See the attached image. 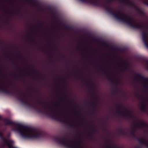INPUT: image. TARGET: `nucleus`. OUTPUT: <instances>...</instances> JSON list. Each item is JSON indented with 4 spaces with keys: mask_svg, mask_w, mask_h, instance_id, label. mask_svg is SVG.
Returning a JSON list of instances; mask_svg holds the SVG:
<instances>
[{
    "mask_svg": "<svg viewBox=\"0 0 148 148\" xmlns=\"http://www.w3.org/2000/svg\"><path fill=\"white\" fill-rule=\"evenodd\" d=\"M83 2L89 3L95 6L102 7L104 8L110 15L121 21L125 23L134 29H138L143 31L142 40L146 47L148 49V25H147L144 24H138L134 21L132 17L127 14L122 13L121 11H116V13H114L110 8L109 3L114 0H108L107 3H101L99 0H79ZM119 1L120 0H118ZM122 1L121 2L126 5H134L133 1L130 0Z\"/></svg>",
    "mask_w": 148,
    "mask_h": 148,
    "instance_id": "1",
    "label": "nucleus"
},
{
    "mask_svg": "<svg viewBox=\"0 0 148 148\" xmlns=\"http://www.w3.org/2000/svg\"><path fill=\"white\" fill-rule=\"evenodd\" d=\"M0 91L4 93L15 96L18 100L21 103L27 107L35 110L37 112L47 115L52 118V108L48 103H45L41 101L38 100L37 103L39 105L44 108L47 111H44L38 108L32 103H30L24 98L26 97L25 94L21 92L18 89H15L13 91L9 90L8 88L3 87L0 86Z\"/></svg>",
    "mask_w": 148,
    "mask_h": 148,
    "instance_id": "2",
    "label": "nucleus"
},
{
    "mask_svg": "<svg viewBox=\"0 0 148 148\" xmlns=\"http://www.w3.org/2000/svg\"><path fill=\"white\" fill-rule=\"evenodd\" d=\"M4 121L6 125H12L16 126L17 131L24 138H35L45 136V133L42 131H37L29 127L16 123L7 119H4Z\"/></svg>",
    "mask_w": 148,
    "mask_h": 148,
    "instance_id": "3",
    "label": "nucleus"
},
{
    "mask_svg": "<svg viewBox=\"0 0 148 148\" xmlns=\"http://www.w3.org/2000/svg\"><path fill=\"white\" fill-rule=\"evenodd\" d=\"M54 140L58 144L63 145L66 148H82L80 147L78 143L77 145L75 146L73 143L72 145L69 143L71 141L68 140L66 137L60 138L56 136L54 138Z\"/></svg>",
    "mask_w": 148,
    "mask_h": 148,
    "instance_id": "4",
    "label": "nucleus"
},
{
    "mask_svg": "<svg viewBox=\"0 0 148 148\" xmlns=\"http://www.w3.org/2000/svg\"><path fill=\"white\" fill-rule=\"evenodd\" d=\"M123 108L122 106L120 104H117L116 107V112L121 116L125 118L130 119H134L135 118L134 116L130 111L126 109V112L125 113L121 111L120 109Z\"/></svg>",
    "mask_w": 148,
    "mask_h": 148,
    "instance_id": "5",
    "label": "nucleus"
},
{
    "mask_svg": "<svg viewBox=\"0 0 148 148\" xmlns=\"http://www.w3.org/2000/svg\"><path fill=\"white\" fill-rule=\"evenodd\" d=\"M0 138L2 139L4 143L6 144L9 148H17L13 146L14 142L11 140H7L3 136V134L0 132Z\"/></svg>",
    "mask_w": 148,
    "mask_h": 148,
    "instance_id": "6",
    "label": "nucleus"
},
{
    "mask_svg": "<svg viewBox=\"0 0 148 148\" xmlns=\"http://www.w3.org/2000/svg\"><path fill=\"white\" fill-rule=\"evenodd\" d=\"M136 96L138 98L141 99L143 100V104L140 107V109L143 112H145L146 110V102L144 100L145 98L141 96L138 94H136Z\"/></svg>",
    "mask_w": 148,
    "mask_h": 148,
    "instance_id": "7",
    "label": "nucleus"
},
{
    "mask_svg": "<svg viewBox=\"0 0 148 148\" xmlns=\"http://www.w3.org/2000/svg\"><path fill=\"white\" fill-rule=\"evenodd\" d=\"M107 78L108 79L111 81L112 83H113L114 85L115 86V90L113 91V93H117L119 91V88L118 87V82L117 81L115 82L114 81L112 78L110 77L109 75L107 76Z\"/></svg>",
    "mask_w": 148,
    "mask_h": 148,
    "instance_id": "8",
    "label": "nucleus"
},
{
    "mask_svg": "<svg viewBox=\"0 0 148 148\" xmlns=\"http://www.w3.org/2000/svg\"><path fill=\"white\" fill-rule=\"evenodd\" d=\"M94 127V125L93 124H92L90 125V127L92 128V131L89 132L88 135V136L89 138L92 139L94 138V134L97 131L96 130L93 128Z\"/></svg>",
    "mask_w": 148,
    "mask_h": 148,
    "instance_id": "9",
    "label": "nucleus"
},
{
    "mask_svg": "<svg viewBox=\"0 0 148 148\" xmlns=\"http://www.w3.org/2000/svg\"><path fill=\"white\" fill-rule=\"evenodd\" d=\"M135 75V78L136 79H137L136 77H138L140 79L148 82V77H144L141 74L138 73H136Z\"/></svg>",
    "mask_w": 148,
    "mask_h": 148,
    "instance_id": "10",
    "label": "nucleus"
},
{
    "mask_svg": "<svg viewBox=\"0 0 148 148\" xmlns=\"http://www.w3.org/2000/svg\"><path fill=\"white\" fill-rule=\"evenodd\" d=\"M88 105H90L93 106V108L94 110L92 111V114H94L95 113V110L96 108V103L95 101L92 102H89L87 103Z\"/></svg>",
    "mask_w": 148,
    "mask_h": 148,
    "instance_id": "11",
    "label": "nucleus"
},
{
    "mask_svg": "<svg viewBox=\"0 0 148 148\" xmlns=\"http://www.w3.org/2000/svg\"><path fill=\"white\" fill-rule=\"evenodd\" d=\"M81 78L82 79L84 82L86 83V85L88 86L90 89L91 90H92L93 88V86L90 85V81H87L86 79L83 76L81 77Z\"/></svg>",
    "mask_w": 148,
    "mask_h": 148,
    "instance_id": "12",
    "label": "nucleus"
},
{
    "mask_svg": "<svg viewBox=\"0 0 148 148\" xmlns=\"http://www.w3.org/2000/svg\"><path fill=\"white\" fill-rule=\"evenodd\" d=\"M134 6V9L136 10V11H137L141 15H143L145 14V13L140 8L138 7L137 6H135L134 5H133Z\"/></svg>",
    "mask_w": 148,
    "mask_h": 148,
    "instance_id": "13",
    "label": "nucleus"
},
{
    "mask_svg": "<svg viewBox=\"0 0 148 148\" xmlns=\"http://www.w3.org/2000/svg\"><path fill=\"white\" fill-rule=\"evenodd\" d=\"M139 122L140 123V125H138V123L137 122L136 124H135L134 125L135 126H138V127H148V124H147L146 123L142 121H139Z\"/></svg>",
    "mask_w": 148,
    "mask_h": 148,
    "instance_id": "14",
    "label": "nucleus"
},
{
    "mask_svg": "<svg viewBox=\"0 0 148 148\" xmlns=\"http://www.w3.org/2000/svg\"><path fill=\"white\" fill-rule=\"evenodd\" d=\"M123 65V68L124 70H129V68L127 66V62L126 61H124L121 63Z\"/></svg>",
    "mask_w": 148,
    "mask_h": 148,
    "instance_id": "15",
    "label": "nucleus"
},
{
    "mask_svg": "<svg viewBox=\"0 0 148 148\" xmlns=\"http://www.w3.org/2000/svg\"><path fill=\"white\" fill-rule=\"evenodd\" d=\"M50 10L51 11V13L53 15V17L56 19H58L59 21H61V20H60L57 14L51 8H50Z\"/></svg>",
    "mask_w": 148,
    "mask_h": 148,
    "instance_id": "16",
    "label": "nucleus"
},
{
    "mask_svg": "<svg viewBox=\"0 0 148 148\" xmlns=\"http://www.w3.org/2000/svg\"><path fill=\"white\" fill-rule=\"evenodd\" d=\"M139 142L141 144H145L146 143V140H144L143 138H140L137 137H136V138Z\"/></svg>",
    "mask_w": 148,
    "mask_h": 148,
    "instance_id": "17",
    "label": "nucleus"
},
{
    "mask_svg": "<svg viewBox=\"0 0 148 148\" xmlns=\"http://www.w3.org/2000/svg\"><path fill=\"white\" fill-rule=\"evenodd\" d=\"M118 132L119 134L123 135H125L126 134V132L122 129H119L118 130Z\"/></svg>",
    "mask_w": 148,
    "mask_h": 148,
    "instance_id": "18",
    "label": "nucleus"
},
{
    "mask_svg": "<svg viewBox=\"0 0 148 148\" xmlns=\"http://www.w3.org/2000/svg\"><path fill=\"white\" fill-rule=\"evenodd\" d=\"M135 128H134L133 129V130L132 131L130 132L131 134L133 137H135L136 138V137H137L136 136V135L135 134Z\"/></svg>",
    "mask_w": 148,
    "mask_h": 148,
    "instance_id": "19",
    "label": "nucleus"
},
{
    "mask_svg": "<svg viewBox=\"0 0 148 148\" xmlns=\"http://www.w3.org/2000/svg\"><path fill=\"white\" fill-rule=\"evenodd\" d=\"M30 71H33L34 72L37 73L38 74V79H39L40 78V76H39V75L40 73H39V71H38V70H36V69H31L30 70Z\"/></svg>",
    "mask_w": 148,
    "mask_h": 148,
    "instance_id": "20",
    "label": "nucleus"
},
{
    "mask_svg": "<svg viewBox=\"0 0 148 148\" xmlns=\"http://www.w3.org/2000/svg\"><path fill=\"white\" fill-rule=\"evenodd\" d=\"M14 13V14H16L18 15L21 16V14L20 10H16V11H15Z\"/></svg>",
    "mask_w": 148,
    "mask_h": 148,
    "instance_id": "21",
    "label": "nucleus"
},
{
    "mask_svg": "<svg viewBox=\"0 0 148 148\" xmlns=\"http://www.w3.org/2000/svg\"><path fill=\"white\" fill-rule=\"evenodd\" d=\"M145 66L146 69L148 71V60H146L145 62Z\"/></svg>",
    "mask_w": 148,
    "mask_h": 148,
    "instance_id": "22",
    "label": "nucleus"
},
{
    "mask_svg": "<svg viewBox=\"0 0 148 148\" xmlns=\"http://www.w3.org/2000/svg\"><path fill=\"white\" fill-rule=\"evenodd\" d=\"M53 105L54 107L56 109H57L58 108V107L59 106V104L58 103H53Z\"/></svg>",
    "mask_w": 148,
    "mask_h": 148,
    "instance_id": "23",
    "label": "nucleus"
},
{
    "mask_svg": "<svg viewBox=\"0 0 148 148\" xmlns=\"http://www.w3.org/2000/svg\"><path fill=\"white\" fill-rule=\"evenodd\" d=\"M20 77H24V71H21L20 73Z\"/></svg>",
    "mask_w": 148,
    "mask_h": 148,
    "instance_id": "24",
    "label": "nucleus"
},
{
    "mask_svg": "<svg viewBox=\"0 0 148 148\" xmlns=\"http://www.w3.org/2000/svg\"><path fill=\"white\" fill-rule=\"evenodd\" d=\"M100 42L102 43V44L106 45V46H108V44L106 42L104 41H100Z\"/></svg>",
    "mask_w": 148,
    "mask_h": 148,
    "instance_id": "25",
    "label": "nucleus"
},
{
    "mask_svg": "<svg viewBox=\"0 0 148 148\" xmlns=\"http://www.w3.org/2000/svg\"><path fill=\"white\" fill-rule=\"evenodd\" d=\"M101 70L102 71H103V72H104V74L106 73L107 72V71L104 68H101Z\"/></svg>",
    "mask_w": 148,
    "mask_h": 148,
    "instance_id": "26",
    "label": "nucleus"
},
{
    "mask_svg": "<svg viewBox=\"0 0 148 148\" xmlns=\"http://www.w3.org/2000/svg\"><path fill=\"white\" fill-rule=\"evenodd\" d=\"M143 2L144 4L148 6V1H145V0H143Z\"/></svg>",
    "mask_w": 148,
    "mask_h": 148,
    "instance_id": "27",
    "label": "nucleus"
},
{
    "mask_svg": "<svg viewBox=\"0 0 148 148\" xmlns=\"http://www.w3.org/2000/svg\"><path fill=\"white\" fill-rule=\"evenodd\" d=\"M144 87L146 92H147L148 91V87L147 85L146 84H145L144 85Z\"/></svg>",
    "mask_w": 148,
    "mask_h": 148,
    "instance_id": "28",
    "label": "nucleus"
},
{
    "mask_svg": "<svg viewBox=\"0 0 148 148\" xmlns=\"http://www.w3.org/2000/svg\"><path fill=\"white\" fill-rule=\"evenodd\" d=\"M30 42L34 44L35 43L36 40L35 39L32 38Z\"/></svg>",
    "mask_w": 148,
    "mask_h": 148,
    "instance_id": "29",
    "label": "nucleus"
},
{
    "mask_svg": "<svg viewBox=\"0 0 148 148\" xmlns=\"http://www.w3.org/2000/svg\"><path fill=\"white\" fill-rule=\"evenodd\" d=\"M80 51L81 50L82 51L83 53L84 52V51H85V49H82L81 48V47H79L77 48Z\"/></svg>",
    "mask_w": 148,
    "mask_h": 148,
    "instance_id": "30",
    "label": "nucleus"
},
{
    "mask_svg": "<svg viewBox=\"0 0 148 148\" xmlns=\"http://www.w3.org/2000/svg\"><path fill=\"white\" fill-rule=\"evenodd\" d=\"M9 60L10 61H12V64H14V65H16V63H15L14 62V61L11 58H9Z\"/></svg>",
    "mask_w": 148,
    "mask_h": 148,
    "instance_id": "31",
    "label": "nucleus"
},
{
    "mask_svg": "<svg viewBox=\"0 0 148 148\" xmlns=\"http://www.w3.org/2000/svg\"><path fill=\"white\" fill-rule=\"evenodd\" d=\"M76 114L78 116H82V117H83V115H82L80 113H78L77 111L76 112Z\"/></svg>",
    "mask_w": 148,
    "mask_h": 148,
    "instance_id": "32",
    "label": "nucleus"
},
{
    "mask_svg": "<svg viewBox=\"0 0 148 148\" xmlns=\"http://www.w3.org/2000/svg\"><path fill=\"white\" fill-rule=\"evenodd\" d=\"M92 94H93V96L94 98L95 99H97V97L96 96L95 92H93L92 93Z\"/></svg>",
    "mask_w": 148,
    "mask_h": 148,
    "instance_id": "33",
    "label": "nucleus"
},
{
    "mask_svg": "<svg viewBox=\"0 0 148 148\" xmlns=\"http://www.w3.org/2000/svg\"><path fill=\"white\" fill-rule=\"evenodd\" d=\"M106 148H113V147H110L109 146V145L108 143L106 144Z\"/></svg>",
    "mask_w": 148,
    "mask_h": 148,
    "instance_id": "34",
    "label": "nucleus"
},
{
    "mask_svg": "<svg viewBox=\"0 0 148 148\" xmlns=\"http://www.w3.org/2000/svg\"><path fill=\"white\" fill-rule=\"evenodd\" d=\"M51 55H50L49 56V57L50 58V59H49V62H53V60L51 58Z\"/></svg>",
    "mask_w": 148,
    "mask_h": 148,
    "instance_id": "35",
    "label": "nucleus"
},
{
    "mask_svg": "<svg viewBox=\"0 0 148 148\" xmlns=\"http://www.w3.org/2000/svg\"><path fill=\"white\" fill-rule=\"evenodd\" d=\"M38 24H39V25L41 27H43V24L42 23L40 22V23H38Z\"/></svg>",
    "mask_w": 148,
    "mask_h": 148,
    "instance_id": "36",
    "label": "nucleus"
},
{
    "mask_svg": "<svg viewBox=\"0 0 148 148\" xmlns=\"http://www.w3.org/2000/svg\"><path fill=\"white\" fill-rule=\"evenodd\" d=\"M112 49L114 50H119V49L117 47H112Z\"/></svg>",
    "mask_w": 148,
    "mask_h": 148,
    "instance_id": "37",
    "label": "nucleus"
},
{
    "mask_svg": "<svg viewBox=\"0 0 148 148\" xmlns=\"http://www.w3.org/2000/svg\"><path fill=\"white\" fill-rule=\"evenodd\" d=\"M68 124L69 125V126L71 127H73L74 126V125H73L70 124L69 123H68Z\"/></svg>",
    "mask_w": 148,
    "mask_h": 148,
    "instance_id": "38",
    "label": "nucleus"
},
{
    "mask_svg": "<svg viewBox=\"0 0 148 148\" xmlns=\"http://www.w3.org/2000/svg\"><path fill=\"white\" fill-rule=\"evenodd\" d=\"M18 56L19 58H21L22 57V55L21 54H19L18 55Z\"/></svg>",
    "mask_w": 148,
    "mask_h": 148,
    "instance_id": "39",
    "label": "nucleus"
},
{
    "mask_svg": "<svg viewBox=\"0 0 148 148\" xmlns=\"http://www.w3.org/2000/svg\"><path fill=\"white\" fill-rule=\"evenodd\" d=\"M61 57L63 59L65 58V56L63 54L61 56Z\"/></svg>",
    "mask_w": 148,
    "mask_h": 148,
    "instance_id": "40",
    "label": "nucleus"
},
{
    "mask_svg": "<svg viewBox=\"0 0 148 148\" xmlns=\"http://www.w3.org/2000/svg\"><path fill=\"white\" fill-rule=\"evenodd\" d=\"M3 73V72L2 70L0 69V74H2Z\"/></svg>",
    "mask_w": 148,
    "mask_h": 148,
    "instance_id": "41",
    "label": "nucleus"
},
{
    "mask_svg": "<svg viewBox=\"0 0 148 148\" xmlns=\"http://www.w3.org/2000/svg\"><path fill=\"white\" fill-rule=\"evenodd\" d=\"M94 39L96 41H99V40L98 39H97V38H94Z\"/></svg>",
    "mask_w": 148,
    "mask_h": 148,
    "instance_id": "42",
    "label": "nucleus"
},
{
    "mask_svg": "<svg viewBox=\"0 0 148 148\" xmlns=\"http://www.w3.org/2000/svg\"><path fill=\"white\" fill-rule=\"evenodd\" d=\"M14 76L15 77H18V75L17 74H14Z\"/></svg>",
    "mask_w": 148,
    "mask_h": 148,
    "instance_id": "43",
    "label": "nucleus"
},
{
    "mask_svg": "<svg viewBox=\"0 0 148 148\" xmlns=\"http://www.w3.org/2000/svg\"><path fill=\"white\" fill-rule=\"evenodd\" d=\"M26 73L27 74H28V75H29L30 73L29 72H26Z\"/></svg>",
    "mask_w": 148,
    "mask_h": 148,
    "instance_id": "44",
    "label": "nucleus"
},
{
    "mask_svg": "<svg viewBox=\"0 0 148 148\" xmlns=\"http://www.w3.org/2000/svg\"><path fill=\"white\" fill-rule=\"evenodd\" d=\"M65 27L66 28H68V26H67V25H66L65 26Z\"/></svg>",
    "mask_w": 148,
    "mask_h": 148,
    "instance_id": "45",
    "label": "nucleus"
},
{
    "mask_svg": "<svg viewBox=\"0 0 148 148\" xmlns=\"http://www.w3.org/2000/svg\"><path fill=\"white\" fill-rule=\"evenodd\" d=\"M79 140H80V139H79V140H77V141H76V142H79Z\"/></svg>",
    "mask_w": 148,
    "mask_h": 148,
    "instance_id": "46",
    "label": "nucleus"
},
{
    "mask_svg": "<svg viewBox=\"0 0 148 148\" xmlns=\"http://www.w3.org/2000/svg\"><path fill=\"white\" fill-rule=\"evenodd\" d=\"M137 148H141L140 146H138L137 147Z\"/></svg>",
    "mask_w": 148,
    "mask_h": 148,
    "instance_id": "47",
    "label": "nucleus"
},
{
    "mask_svg": "<svg viewBox=\"0 0 148 148\" xmlns=\"http://www.w3.org/2000/svg\"><path fill=\"white\" fill-rule=\"evenodd\" d=\"M49 45L50 46H52V44H49Z\"/></svg>",
    "mask_w": 148,
    "mask_h": 148,
    "instance_id": "48",
    "label": "nucleus"
},
{
    "mask_svg": "<svg viewBox=\"0 0 148 148\" xmlns=\"http://www.w3.org/2000/svg\"><path fill=\"white\" fill-rule=\"evenodd\" d=\"M1 119V116H0V119Z\"/></svg>",
    "mask_w": 148,
    "mask_h": 148,
    "instance_id": "49",
    "label": "nucleus"
},
{
    "mask_svg": "<svg viewBox=\"0 0 148 148\" xmlns=\"http://www.w3.org/2000/svg\"><path fill=\"white\" fill-rule=\"evenodd\" d=\"M7 58H9V56H8Z\"/></svg>",
    "mask_w": 148,
    "mask_h": 148,
    "instance_id": "50",
    "label": "nucleus"
},
{
    "mask_svg": "<svg viewBox=\"0 0 148 148\" xmlns=\"http://www.w3.org/2000/svg\"><path fill=\"white\" fill-rule=\"evenodd\" d=\"M70 103H71V102L70 101Z\"/></svg>",
    "mask_w": 148,
    "mask_h": 148,
    "instance_id": "51",
    "label": "nucleus"
},
{
    "mask_svg": "<svg viewBox=\"0 0 148 148\" xmlns=\"http://www.w3.org/2000/svg\"><path fill=\"white\" fill-rule=\"evenodd\" d=\"M90 55H91L92 54H91V53H90Z\"/></svg>",
    "mask_w": 148,
    "mask_h": 148,
    "instance_id": "52",
    "label": "nucleus"
},
{
    "mask_svg": "<svg viewBox=\"0 0 148 148\" xmlns=\"http://www.w3.org/2000/svg\"><path fill=\"white\" fill-rule=\"evenodd\" d=\"M30 89H31V88H31V87H30Z\"/></svg>",
    "mask_w": 148,
    "mask_h": 148,
    "instance_id": "53",
    "label": "nucleus"
},
{
    "mask_svg": "<svg viewBox=\"0 0 148 148\" xmlns=\"http://www.w3.org/2000/svg\"><path fill=\"white\" fill-rule=\"evenodd\" d=\"M19 68V69H20L21 68H20V67H19V68Z\"/></svg>",
    "mask_w": 148,
    "mask_h": 148,
    "instance_id": "54",
    "label": "nucleus"
},
{
    "mask_svg": "<svg viewBox=\"0 0 148 148\" xmlns=\"http://www.w3.org/2000/svg\"><path fill=\"white\" fill-rule=\"evenodd\" d=\"M10 0V1H11V0Z\"/></svg>",
    "mask_w": 148,
    "mask_h": 148,
    "instance_id": "55",
    "label": "nucleus"
}]
</instances>
